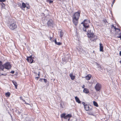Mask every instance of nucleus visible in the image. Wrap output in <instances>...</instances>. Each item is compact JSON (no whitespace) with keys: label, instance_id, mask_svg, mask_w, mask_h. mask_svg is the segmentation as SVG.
<instances>
[{"label":"nucleus","instance_id":"15","mask_svg":"<svg viewBox=\"0 0 121 121\" xmlns=\"http://www.w3.org/2000/svg\"><path fill=\"white\" fill-rule=\"evenodd\" d=\"M83 91L86 94L88 93L89 92L88 90L86 88L84 89Z\"/></svg>","mask_w":121,"mask_h":121},{"label":"nucleus","instance_id":"21","mask_svg":"<svg viewBox=\"0 0 121 121\" xmlns=\"http://www.w3.org/2000/svg\"><path fill=\"white\" fill-rule=\"evenodd\" d=\"M93 103L94 105L96 107H98V105L97 103L95 101H93Z\"/></svg>","mask_w":121,"mask_h":121},{"label":"nucleus","instance_id":"28","mask_svg":"<svg viewBox=\"0 0 121 121\" xmlns=\"http://www.w3.org/2000/svg\"><path fill=\"white\" fill-rule=\"evenodd\" d=\"M117 37L118 38H120L121 39V33L120 35L119 36H117Z\"/></svg>","mask_w":121,"mask_h":121},{"label":"nucleus","instance_id":"20","mask_svg":"<svg viewBox=\"0 0 121 121\" xmlns=\"http://www.w3.org/2000/svg\"><path fill=\"white\" fill-rule=\"evenodd\" d=\"M96 65L97 66V67L99 69V70L102 69L101 65H100L97 63Z\"/></svg>","mask_w":121,"mask_h":121},{"label":"nucleus","instance_id":"27","mask_svg":"<svg viewBox=\"0 0 121 121\" xmlns=\"http://www.w3.org/2000/svg\"><path fill=\"white\" fill-rule=\"evenodd\" d=\"M5 1V0H0V1L1 2H4Z\"/></svg>","mask_w":121,"mask_h":121},{"label":"nucleus","instance_id":"32","mask_svg":"<svg viewBox=\"0 0 121 121\" xmlns=\"http://www.w3.org/2000/svg\"><path fill=\"white\" fill-rule=\"evenodd\" d=\"M39 78V77H36L35 78V79L38 80V78Z\"/></svg>","mask_w":121,"mask_h":121},{"label":"nucleus","instance_id":"34","mask_svg":"<svg viewBox=\"0 0 121 121\" xmlns=\"http://www.w3.org/2000/svg\"><path fill=\"white\" fill-rule=\"evenodd\" d=\"M119 54L120 56H121V51L120 52Z\"/></svg>","mask_w":121,"mask_h":121},{"label":"nucleus","instance_id":"2","mask_svg":"<svg viewBox=\"0 0 121 121\" xmlns=\"http://www.w3.org/2000/svg\"><path fill=\"white\" fill-rule=\"evenodd\" d=\"M8 26L9 28L12 30H13L17 27L15 22L13 19H11L9 21Z\"/></svg>","mask_w":121,"mask_h":121},{"label":"nucleus","instance_id":"44","mask_svg":"<svg viewBox=\"0 0 121 121\" xmlns=\"http://www.w3.org/2000/svg\"><path fill=\"white\" fill-rule=\"evenodd\" d=\"M34 73H35V72H34Z\"/></svg>","mask_w":121,"mask_h":121},{"label":"nucleus","instance_id":"8","mask_svg":"<svg viewBox=\"0 0 121 121\" xmlns=\"http://www.w3.org/2000/svg\"><path fill=\"white\" fill-rule=\"evenodd\" d=\"M54 24V22L52 19H50L49 20L47 23V25L48 26H52Z\"/></svg>","mask_w":121,"mask_h":121},{"label":"nucleus","instance_id":"35","mask_svg":"<svg viewBox=\"0 0 121 121\" xmlns=\"http://www.w3.org/2000/svg\"><path fill=\"white\" fill-rule=\"evenodd\" d=\"M115 0H113V2L112 3V4H113L114 3V2L115 1Z\"/></svg>","mask_w":121,"mask_h":121},{"label":"nucleus","instance_id":"26","mask_svg":"<svg viewBox=\"0 0 121 121\" xmlns=\"http://www.w3.org/2000/svg\"><path fill=\"white\" fill-rule=\"evenodd\" d=\"M20 99L21 100H22L24 102H25V103L27 104H28V103H26V102L25 101V100H23L22 99V96H20Z\"/></svg>","mask_w":121,"mask_h":121},{"label":"nucleus","instance_id":"7","mask_svg":"<svg viewBox=\"0 0 121 121\" xmlns=\"http://www.w3.org/2000/svg\"><path fill=\"white\" fill-rule=\"evenodd\" d=\"M33 57H32V56H30L28 57H27V58L26 60L27 61L30 63H32L33 62Z\"/></svg>","mask_w":121,"mask_h":121},{"label":"nucleus","instance_id":"3","mask_svg":"<svg viewBox=\"0 0 121 121\" xmlns=\"http://www.w3.org/2000/svg\"><path fill=\"white\" fill-rule=\"evenodd\" d=\"M3 66L4 67V69L5 68L7 69H9L11 67V65L9 62L5 63L3 65Z\"/></svg>","mask_w":121,"mask_h":121},{"label":"nucleus","instance_id":"12","mask_svg":"<svg viewBox=\"0 0 121 121\" xmlns=\"http://www.w3.org/2000/svg\"><path fill=\"white\" fill-rule=\"evenodd\" d=\"M91 77V75L90 74H88L85 77V78L87 80H89Z\"/></svg>","mask_w":121,"mask_h":121},{"label":"nucleus","instance_id":"30","mask_svg":"<svg viewBox=\"0 0 121 121\" xmlns=\"http://www.w3.org/2000/svg\"><path fill=\"white\" fill-rule=\"evenodd\" d=\"M50 3H51L53 2V1L51 0H49Z\"/></svg>","mask_w":121,"mask_h":121},{"label":"nucleus","instance_id":"40","mask_svg":"<svg viewBox=\"0 0 121 121\" xmlns=\"http://www.w3.org/2000/svg\"><path fill=\"white\" fill-rule=\"evenodd\" d=\"M39 73L38 74V75L39 76L40 75V73L39 72Z\"/></svg>","mask_w":121,"mask_h":121},{"label":"nucleus","instance_id":"10","mask_svg":"<svg viewBox=\"0 0 121 121\" xmlns=\"http://www.w3.org/2000/svg\"><path fill=\"white\" fill-rule=\"evenodd\" d=\"M72 117V116L70 114H68L67 115L65 116L64 117V119H67V118H68V121H69V118L71 117Z\"/></svg>","mask_w":121,"mask_h":121},{"label":"nucleus","instance_id":"18","mask_svg":"<svg viewBox=\"0 0 121 121\" xmlns=\"http://www.w3.org/2000/svg\"><path fill=\"white\" fill-rule=\"evenodd\" d=\"M13 83L14 85L15 86V87L16 89H17V82L15 81H13Z\"/></svg>","mask_w":121,"mask_h":121},{"label":"nucleus","instance_id":"29","mask_svg":"<svg viewBox=\"0 0 121 121\" xmlns=\"http://www.w3.org/2000/svg\"><path fill=\"white\" fill-rule=\"evenodd\" d=\"M82 104L84 105V107L85 106V105H86V104H85V103L83 102L82 103Z\"/></svg>","mask_w":121,"mask_h":121},{"label":"nucleus","instance_id":"1","mask_svg":"<svg viewBox=\"0 0 121 121\" xmlns=\"http://www.w3.org/2000/svg\"><path fill=\"white\" fill-rule=\"evenodd\" d=\"M90 23V21L89 20H85L83 22H82L81 24H83V30L85 32H87V35L88 37L90 38V40L91 41H95L98 38L97 36L95 35L92 31L91 30H88L87 31H86V30L89 27V24Z\"/></svg>","mask_w":121,"mask_h":121},{"label":"nucleus","instance_id":"39","mask_svg":"<svg viewBox=\"0 0 121 121\" xmlns=\"http://www.w3.org/2000/svg\"><path fill=\"white\" fill-rule=\"evenodd\" d=\"M88 114L89 115H92V114L91 113H89Z\"/></svg>","mask_w":121,"mask_h":121},{"label":"nucleus","instance_id":"37","mask_svg":"<svg viewBox=\"0 0 121 121\" xmlns=\"http://www.w3.org/2000/svg\"><path fill=\"white\" fill-rule=\"evenodd\" d=\"M114 29H115V30H116V28L115 26H114Z\"/></svg>","mask_w":121,"mask_h":121},{"label":"nucleus","instance_id":"6","mask_svg":"<svg viewBox=\"0 0 121 121\" xmlns=\"http://www.w3.org/2000/svg\"><path fill=\"white\" fill-rule=\"evenodd\" d=\"M85 110L86 111L91 110L92 108L91 105L86 104L84 107Z\"/></svg>","mask_w":121,"mask_h":121},{"label":"nucleus","instance_id":"9","mask_svg":"<svg viewBox=\"0 0 121 121\" xmlns=\"http://www.w3.org/2000/svg\"><path fill=\"white\" fill-rule=\"evenodd\" d=\"M78 19L73 18V22L75 25H77L78 23Z\"/></svg>","mask_w":121,"mask_h":121},{"label":"nucleus","instance_id":"36","mask_svg":"<svg viewBox=\"0 0 121 121\" xmlns=\"http://www.w3.org/2000/svg\"><path fill=\"white\" fill-rule=\"evenodd\" d=\"M1 75H2L6 76V74L4 75V74H3L2 73V74H1Z\"/></svg>","mask_w":121,"mask_h":121},{"label":"nucleus","instance_id":"14","mask_svg":"<svg viewBox=\"0 0 121 121\" xmlns=\"http://www.w3.org/2000/svg\"><path fill=\"white\" fill-rule=\"evenodd\" d=\"M2 62L0 61V69L4 71V67L2 65Z\"/></svg>","mask_w":121,"mask_h":121},{"label":"nucleus","instance_id":"4","mask_svg":"<svg viewBox=\"0 0 121 121\" xmlns=\"http://www.w3.org/2000/svg\"><path fill=\"white\" fill-rule=\"evenodd\" d=\"M101 88V85L98 83H97L95 87V88L97 91H99Z\"/></svg>","mask_w":121,"mask_h":121},{"label":"nucleus","instance_id":"41","mask_svg":"<svg viewBox=\"0 0 121 121\" xmlns=\"http://www.w3.org/2000/svg\"><path fill=\"white\" fill-rule=\"evenodd\" d=\"M112 27H114L113 25H112Z\"/></svg>","mask_w":121,"mask_h":121},{"label":"nucleus","instance_id":"22","mask_svg":"<svg viewBox=\"0 0 121 121\" xmlns=\"http://www.w3.org/2000/svg\"><path fill=\"white\" fill-rule=\"evenodd\" d=\"M22 6H23V8H25L26 7L28 9L29 8H28V7L26 6V5L25 4V3H22Z\"/></svg>","mask_w":121,"mask_h":121},{"label":"nucleus","instance_id":"33","mask_svg":"<svg viewBox=\"0 0 121 121\" xmlns=\"http://www.w3.org/2000/svg\"><path fill=\"white\" fill-rule=\"evenodd\" d=\"M85 87V86L84 85H83V86H82V88H84Z\"/></svg>","mask_w":121,"mask_h":121},{"label":"nucleus","instance_id":"23","mask_svg":"<svg viewBox=\"0 0 121 121\" xmlns=\"http://www.w3.org/2000/svg\"><path fill=\"white\" fill-rule=\"evenodd\" d=\"M55 43L56 44L58 45H60L61 44V43H60L59 42H56V40L55 41Z\"/></svg>","mask_w":121,"mask_h":121},{"label":"nucleus","instance_id":"11","mask_svg":"<svg viewBox=\"0 0 121 121\" xmlns=\"http://www.w3.org/2000/svg\"><path fill=\"white\" fill-rule=\"evenodd\" d=\"M99 48L100 51L101 52H103V47L101 43H99Z\"/></svg>","mask_w":121,"mask_h":121},{"label":"nucleus","instance_id":"13","mask_svg":"<svg viewBox=\"0 0 121 121\" xmlns=\"http://www.w3.org/2000/svg\"><path fill=\"white\" fill-rule=\"evenodd\" d=\"M76 101L79 104H80L81 103V101L80 100L79 98L77 96H75V97Z\"/></svg>","mask_w":121,"mask_h":121},{"label":"nucleus","instance_id":"43","mask_svg":"<svg viewBox=\"0 0 121 121\" xmlns=\"http://www.w3.org/2000/svg\"><path fill=\"white\" fill-rule=\"evenodd\" d=\"M113 4L112 3V6H113Z\"/></svg>","mask_w":121,"mask_h":121},{"label":"nucleus","instance_id":"19","mask_svg":"<svg viewBox=\"0 0 121 121\" xmlns=\"http://www.w3.org/2000/svg\"><path fill=\"white\" fill-rule=\"evenodd\" d=\"M10 94V93L9 92H8L5 94V95L7 97H9Z\"/></svg>","mask_w":121,"mask_h":121},{"label":"nucleus","instance_id":"38","mask_svg":"<svg viewBox=\"0 0 121 121\" xmlns=\"http://www.w3.org/2000/svg\"><path fill=\"white\" fill-rule=\"evenodd\" d=\"M118 30L119 31H120V30L118 28H116V30Z\"/></svg>","mask_w":121,"mask_h":121},{"label":"nucleus","instance_id":"16","mask_svg":"<svg viewBox=\"0 0 121 121\" xmlns=\"http://www.w3.org/2000/svg\"><path fill=\"white\" fill-rule=\"evenodd\" d=\"M59 34L60 38L62 39V37L63 36V33L62 30L60 31L59 32Z\"/></svg>","mask_w":121,"mask_h":121},{"label":"nucleus","instance_id":"5","mask_svg":"<svg viewBox=\"0 0 121 121\" xmlns=\"http://www.w3.org/2000/svg\"><path fill=\"white\" fill-rule=\"evenodd\" d=\"M80 13L78 12L75 13L73 16V18L78 19L80 16Z\"/></svg>","mask_w":121,"mask_h":121},{"label":"nucleus","instance_id":"42","mask_svg":"<svg viewBox=\"0 0 121 121\" xmlns=\"http://www.w3.org/2000/svg\"><path fill=\"white\" fill-rule=\"evenodd\" d=\"M120 63L121 64V60L120 61Z\"/></svg>","mask_w":121,"mask_h":121},{"label":"nucleus","instance_id":"25","mask_svg":"<svg viewBox=\"0 0 121 121\" xmlns=\"http://www.w3.org/2000/svg\"><path fill=\"white\" fill-rule=\"evenodd\" d=\"M43 80L44 82L45 83H46L47 82V80L45 79H40V81H42Z\"/></svg>","mask_w":121,"mask_h":121},{"label":"nucleus","instance_id":"31","mask_svg":"<svg viewBox=\"0 0 121 121\" xmlns=\"http://www.w3.org/2000/svg\"><path fill=\"white\" fill-rule=\"evenodd\" d=\"M11 73H12V74H13V73H14V71H11Z\"/></svg>","mask_w":121,"mask_h":121},{"label":"nucleus","instance_id":"24","mask_svg":"<svg viewBox=\"0 0 121 121\" xmlns=\"http://www.w3.org/2000/svg\"><path fill=\"white\" fill-rule=\"evenodd\" d=\"M65 113H63L61 114L60 115V116L61 118H64V117L65 116Z\"/></svg>","mask_w":121,"mask_h":121},{"label":"nucleus","instance_id":"17","mask_svg":"<svg viewBox=\"0 0 121 121\" xmlns=\"http://www.w3.org/2000/svg\"><path fill=\"white\" fill-rule=\"evenodd\" d=\"M69 76L72 80H73L74 79L75 76L73 75L72 73H70L69 74Z\"/></svg>","mask_w":121,"mask_h":121}]
</instances>
